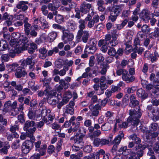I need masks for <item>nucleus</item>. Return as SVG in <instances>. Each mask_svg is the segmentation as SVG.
<instances>
[{"label":"nucleus","instance_id":"nucleus-51","mask_svg":"<svg viewBox=\"0 0 159 159\" xmlns=\"http://www.w3.org/2000/svg\"><path fill=\"white\" fill-rule=\"evenodd\" d=\"M68 70V67L66 66H64L63 69L59 71V75L61 76L64 75L66 74V71Z\"/></svg>","mask_w":159,"mask_h":159},{"label":"nucleus","instance_id":"nucleus-54","mask_svg":"<svg viewBox=\"0 0 159 159\" xmlns=\"http://www.w3.org/2000/svg\"><path fill=\"white\" fill-rule=\"evenodd\" d=\"M87 130L86 129H84L83 127H81V128H80V129L79 130V132L81 134L80 135L78 133H77L76 134H77V136H80L81 135H84V136L87 133Z\"/></svg>","mask_w":159,"mask_h":159},{"label":"nucleus","instance_id":"nucleus-37","mask_svg":"<svg viewBox=\"0 0 159 159\" xmlns=\"http://www.w3.org/2000/svg\"><path fill=\"white\" fill-rule=\"evenodd\" d=\"M56 37L57 33L55 32H52L48 34V40L50 42H52L55 39Z\"/></svg>","mask_w":159,"mask_h":159},{"label":"nucleus","instance_id":"nucleus-61","mask_svg":"<svg viewBox=\"0 0 159 159\" xmlns=\"http://www.w3.org/2000/svg\"><path fill=\"white\" fill-rule=\"evenodd\" d=\"M92 147L90 145H87L85 146L84 148V151L85 152L89 153L91 151Z\"/></svg>","mask_w":159,"mask_h":159},{"label":"nucleus","instance_id":"nucleus-26","mask_svg":"<svg viewBox=\"0 0 159 159\" xmlns=\"http://www.w3.org/2000/svg\"><path fill=\"white\" fill-rule=\"evenodd\" d=\"M38 29V26L37 25L32 26L30 28L31 31H30L29 34L32 37H35L37 34L36 31H37Z\"/></svg>","mask_w":159,"mask_h":159},{"label":"nucleus","instance_id":"nucleus-22","mask_svg":"<svg viewBox=\"0 0 159 159\" xmlns=\"http://www.w3.org/2000/svg\"><path fill=\"white\" fill-rule=\"evenodd\" d=\"M28 4V2L21 1L17 5L16 7L19 9H21L23 11H25L28 9L27 5Z\"/></svg>","mask_w":159,"mask_h":159},{"label":"nucleus","instance_id":"nucleus-2","mask_svg":"<svg viewBox=\"0 0 159 159\" xmlns=\"http://www.w3.org/2000/svg\"><path fill=\"white\" fill-rule=\"evenodd\" d=\"M10 44L11 48L9 49V55L13 57L16 54H19L23 50H27L29 43L27 38L25 37H23L21 40L11 39L10 42Z\"/></svg>","mask_w":159,"mask_h":159},{"label":"nucleus","instance_id":"nucleus-25","mask_svg":"<svg viewBox=\"0 0 159 159\" xmlns=\"http://www.w3.org/2000/svg\"><path fill=\"white\" fill-rule=\"evenodd\" d=\"M124 137V134L123 131H120L118 135L115 138L113 141L114 143L116 144H119L120 143L122 138Z\"/></svg>","mask_w":159,"mask_h":159},{"label":"nucleus","instance_id":"nucleus-4","mask_svg":"<svg viewBox=\"0 0 159 159\" xmlns=\"http://www.w3.org/2000/svg\"><path fill=\"white\" fill-rule=\"evenodd\" d=\"M158 125L157 123H153L150 125L149 127V130L148 131L144 128L143 129L144 133V137H145L148 142H149L151 139H154L158 135V132L157 131Z\"/></svg>","mask_w":159,"mask_h":159},{"label":"nucleus","instance_id":"nucleus-21","mask_svg":"<svg viewBox=\"0 0 159 159\" xmlns=\"http://www.w3.org/2000/svg\"><path fill=\"white\" fill-rule=\"evenodd\" d=\"M72 95L71 92L70 91H67L64 92L62 100L64 103H67L69 100L72 98Z\"/></svg>","mask_w":159,"mask_h":159},{"label":"nucleus","instance_id":"nucleus-58","mask_svg":"<svg viewBox=\"0 0 159 159\" xmlns=\"http://www.w3.org/2000/svg\"><path fill=\"white\" fill-rule=\"evenodd\" d=\"M41 10L43 14L45 16L47 15L48 13V11L47 10V7L46 5H43L42 6L41 8Z\"/></svg>","mask_w":159,"mask_h":159},{"label":"nucleus","instance_id":"nucleus-62","mask_svg":"<svg viewBox=\"0 0 159 159\" xmlns=\"http://www.w3.org/2000/svg\"><path fill=\"white\" fill-rule=\"evenodd\" d=\"M97 44V41L95 39H91L88 43L89 45L92 46H94L96 47Z\"/></svg>","mask_w":159,"mask_h":159},{"label":"nucleus","instance_id":"nucleus-10","mask_svg":"<svg viewBox=\"0 0 159 159\" xmlns=\"http://www.w3.org/2000/svg\"><path fill=\"white\" fill-rule=\"evenodd\" d=\"M35 147V150L36 151L39 152L41 156L45 155L46 152V150L47 146L45 144L42 143L41 140H39L34 142Z\"/></svg>","mask_w":159,"mask_h":159},{"label":"nucleus","instance_id":"nucleus-28","mask_svg":"<svg viewBox=\"0 0 159 159\" xmlns=\"http://www.w3.org/2000/svg\"><path fill=\"white\" fill-rule=\"evenodd\" d=\"M150 38H155L159 36V28H156L153 32H152L149 34Z\"/></svg>","mask_w":159,"mask_h":159},{"label":"nucleus","instance_id":"nucleus-64","mask_svg":"<svg viewBox=\"0 0 159 159\" xmlns=\"http://www.w3.org/2000/svg\"><path fill=\"white\" fill-rule=\"evenodd\" d=\"M40 156H41L40 153H35L31 156L30 159H39Z\"/></svg>","mask_w":159,"mask_h":159},{"label":"nucleus","instance_id":"nucleus-32","mask_svg":"<svg viewBox=\"0 0 159 159\" xmlns=\"http://www.w3.org/2000/svg\"><path fill=\"white\" fill-rule=\"evenodd\" d=\"M40 53L39 57L42 59H44L47 56V50L44 48H42L39 49Z\"/></svg>","mask_w":159,"mask_h":159},{"label":"nucleus","instance_id":"nucleus-38","mask_svg":"<svg viewBox=\"0 0 159 159\" xmlns=\"http://www.w3.org/2000/svg\"><path fill=\"white\" fill-rule=\"evenodd\" d=\"M76 120L75 117L73 116L71 117L69 122L66 121L65 122L63 126L66 127H67L70 125V124H71L72 125H74L75 124V122L74 121Z\"/></svg>","mask_w":159,"mask_h":159},{"label":"nucleus","instance_id":"nucleus-49","mask_svg":"<svg viewBox=\"0 0 159 159\" xmlns=\"http://www.w3.org/2000/svg\"><path fill=\"white\" fill-rule=\"evenodd\" d=\"M85 20H83L80 19L79 20V22L80 24L79 28L80 29V30H83L85 28Z\"/></svg>","mask_w":159,"mask_h":159},{"label":"nucleus","instance_id":"nucleus-13","mask_svg":"<svg viewBox=\"0 0 159 159\" xmlns=\"http://www.w3.org/2000/svg\"><path fill=\"white\" fill-rule=\"evenodd\" d=\"M106 35H109L111 37V39L108 41L107 44L109 47H114L118 44V42L117 40L118 35L117 34L114 32L112 33L111 35L110 34H108Z\"/></svg>","mask_w":159,"mask_h":159},{"label":"nucleus","instance_id":"nucleus-52","mask_svg":"<svg viewBox=\"0 0 159 159\" xmlns=\"http://www.w3.org/2000/svg\"><path fill=\"white\" fill-rule=\"evenodd\" d=\"M65 81L63 79L60 80L59 82L60 84H63L64 86V89H66L68 88L69 86V84L66 83Z\"/></svg>","mask_w":159,"mask_h":159},{"label":"nucleus","instance_id":"nucleus-43","mask_svg":"<svg viewBox=\"0 0 159 159\" xmlns=\"http://www.w3.org/2000/svg\"><path fill=\"white\" fill-rule=\"evenodd\" d=\"M22 145L25 146V147L30 150L33 147V143L30 141L26 140L24 142Z\"/></svg>","mask_w":159,"mask_h":159},{"label":"nucleus","instance_id":"nucleus-5","mask_svg":"<svg viewBox=\"0 0 159 159\" xmlns=\"http://www.w3.org/2000/svg\"><path fill=\"white\" fill-rule=\"evenodd\" d=\"M51 112V110L49 109H47L45 107H43L40 110L36 111L34 112H33L31 111H30L28 113V115L29 119L36 120H39V118L43 117V120L45 122H47V119H45V116L47 115V113H50Z\"/></svg>","mask_w":159,"mask_h":159},{"label":"nucleus","instance_id":"nucleus-56","mask_svg":"<svg viewBox=\"0 0 159 159\" xmlns=\"http://www.w3.org/2000/svg\"><path fill=\"white\" fill-rule=\"evenodd\" d=\"M80 123L79 122H77L76 123H75L74 126L72 128L73 130V132H74L80 129V128L81 127H80Z\"/></svg>","mask_w":159,"mask_h":159},{"label":"nucleus","instance_id":"nucleus-1","mask_svg":"<svg viewBox=\"0 0 159 159\" xmlns=\"http://www.w3.org/2000/svg\"><path fill=\"white\" fill-rule=\"evenodd\" d=\"M129 114L130 116L128 118L127 121L123 122L121 125L120 124L122 121L120 118H118L116 119V122L113 128L114 132H116L121 128H126L128 126L131 125L137 126L139 122V118L141 115L140 110H138L137 111H134L133 110H130Z\"/></svg>","mask_w":159,"mask_h":159},{"label":"nucleus","instance_id":"nucleus-20","mask_svg":"<svg viewBox=\"0 0 159 159\" xmlns=\"http://www.w3.org/2000/svg\"><path fill=\"white\" fill-rule=\"evenodd\" d=\"M91 7V4L84 3L81 6L80 11L81 12L86 14L89 10Z\"/></svg>","mask_w":159,"mask_h":159},{"label":"nucleus","instance_id":"nucleus-47","mask_svg":"<svg viewBox=\"0 0 159 159\" xmlns=\"http://www.w3.org/2000/svg\"><path fill=\"white\" fill-rule=\"evenodd\" d=\"M55 20L58 23H61L64 21L63 17L61 15H57L55 17Z\"/></svg>","mask_w":159,"mask_h":159},{"label":"nucleus","instance_id":"nucleus-31","mask_svg":"<svg viewBox=\"0 0 159 159\" xmlns=\"http://www.w3.org/2000/svg\"><path fill=\"white\" fill-rule=\"evenodd\" d=\"M7 123V120L3 119L2 116L0 114V133L2 132L4 129V128L2 125H6Z\"/></svg>","mask_w":159,"mask_h":159},{"label":"nucleus","instance_id":"nucleus-12","mask_svg":"<svg viewBox=\"0 0 159 159\" xmlns=\"http://www.w3.org/2000/svg\"><path fill=\"white\" fill-rule=\"evenodd\" d=\"M111 39V37L109 35H106L104 39H101L99 41L98 45L101 47V50L103 52H107V49L108 41Z\"/></svg>","mask_w":159,"mask_h":159},{"label":"nucleus","instance_id":"nucleus-6","mask_svg":"<svg viewBox=\"0 0 159 159\" xmlns=\"http://www.w3.org/2000/svg\"><path fill=\"white\" fill-rule=\"evenodd\" d=\"M84 137V135L77 136V134H76L70 138V140H73L75 143L72 147V150L73 152H77L82 148L84 145L83 141V138Z\"/></svg>","mask_w":159,"mask_h":159},{"label":"nucleus","instance_id":"nucleus-55","mask_svg":"<svg viewBox=\"0 0 159 159\" xmlns=\"http://www.w3.org/2000/svg\"><path fill=\"white\" fill-rule=\"evenodd\" d=\"M110 124L108 123H105L102 125L101 127V129L102 130L106 131L108 129H109L110 128Z\"/></svg>","mask_w":159,"mask_h":159},{"label":"nucleus","instance_id":"nucleus-59","mask_svg":"<svg viewBox=\"0 0 159 159\" xmlns=\"http://www.w3.org/2000/svg\"><path fill=\"white\" fill-rule=\"evenodd\" d=\"M10 111L11 115L13 116L16 115L19 113V110L18 108H12Z\"/></svg>","mask_w":159,"mask_h":159},{"label":"nucleus","instance_id":"nucleus-36","mask_svg":"<svg viewBox=\"0 0 159 159\" xmlns=\"http://www.w3.org/2000/svg\"><path fill=\"white\" fill-rule=\"evenodd\" d=\"M8 46V44L6 41L3 40H1L0 41V51H2L6 50Z\"/></svg>","mask_w":159,"mask_h":159},{"label":"nucleus","instance_id":"nucleus-16","mask_svg":"<svg viewBox=\"0 0 159 159\" xmlns=\"http://www.w3.org/2000/svg\"><path fill=\"white\" fill-rule=\"evenodd\" d=\"M74 35L73 34L66 33L65 32H63L62 39L64 43H69V42L72 41Z\"/></svg>","mask_w":159,"mask_h":159},{"label":"nucleus","instance_id":"nucleus-44","mask_svg":"<svg viewBox=\"0 0 159 159\" xmlns=\"http://www.w3.org/2000/svg\"><path fill=\"white\" fill-rule=\"evenodd\" d=\"M28 132L29 131L26 132L25 134L22 133L20 136V139L22 140H24L26 139L27 136L30 137L31 139L32 138V134L31 133L29 134Z\"/></svg>","mask_w":159,"mask_h":159},{"label":"nucleus","instance_id":"nucleus-45","mask_svg":"<svg viewBox=\"0 0 159 159\" xmlns=\"http://www.w3.org/2000/svg\"><path fill=\"white\" fill-rule=\"evenodd\" d=\"M144 49L142 47L135 46L133 49V52L135 53H138V54H141L144 51Z\"/></svg>","mask_w":159,"mask_h":159},{"label":"nucleus","instance_id":"nucleus-60","mask_svg":"<svg viewBox=\"0 0 159 159\" xmlns=\"http://www.w3.org/2000/svg\"><path fill=\"white\" fill-rule=\"evenodd\" d=\"M146 145H147L146 148H148V149L149 150V151L148 152V155H149L150 156H151L154 155V152L152 150V146H149L148 144L146 143Z\"/></svg>","mask_w":159,"mask_h":159},{"label":"nucleus","instance_id":"nucleus-42","mask_svg":"<svg viewBox=\"0 0 159 159\" xmlns=\"http://www.w3.org/2000/svg\"><path fill=\"white\" fill-rule=\"evenodd\" d=\"M34 125V122L33 121H27L24 125V129H27L29 128L31 126H33Z\"/></svg>","mask_w":159,"mask_h":159},{"label":"nucleus","instance_id":"nucleus-57","mask_svg":"<svg viewBox=\"0 0 159 159\" xmlns=\"http://www.w3.org/2000/svg\"><path fill=\"white\" fill-rule=\"evenodd\" d=\"M96 56V58L98 63L101 62L104 60V58L101 54H97Z\"/></svg>","mask_w":159,"mask_h":159},{"label":"nucleus","instance_id":"nucleus-27","mask_svg":"<svg viewBox=\"0 0 159 159\" xmlns=\"http://www.w3.org/2000/svg\"><path fill=\"white\" fill-rule=\"evenodd\" d=\"M4 108L3 110V111L5 112H8L10 111V109L12 108L11 102L10 101L6 102L4 105Z\"/></svg>","mask_w":159,"mask_h":159},{"label":"nucleus","instance_id":"nucleus-39","mask_svg":"<svg viewBox=\"0 0 159 159\" xmlns=\"http://www.w3.org/2000/svg\"><path fill=\"white\" fill-rule=\"evenodd\" d=\"M27 74L26 72L24 70H18L15 73V75L16 77L20 78L21 77L26 75Z\"/></svg>","mask_w":159,"mask_h":159},{"label":"nucleus","instance_id":"nucleus-63","mask_svg":"<svg viewBox=\"0 0 159 159\" xmlns=\"http://www.w3.org/2000/svg\"><path fill=\"white\" fill-rule=\"evenodd\" d=\"M12 36L13 38V39L18 40L20 36V34L19 33H13L12 34Z\"/></svg>","mask_w":159,"mask_h":159},{"label":"nucleus","instance_id":"nucleus-18","mask_svg":"<svg viewBox=\"0 0 159 159\" xmlns=\"http://www.w3.org/2000/svg\"><path fill=\"white\" fill-rule=\"evenodd\" d=\"M34 56H35V55L33 56L23 60L21 64V66L23 68H25L28 65L32 64H34V62L32 60L34 59Z\"/></svg>","mask_w":159,"mask_h":159},{"label":"nucleus","instance_id":"nucleus-53","mask_svg":"<svg viewBox=\"0 0 159 159\" xmlns=\"http://www.w3.org/2000/svg\"><path fill=\"white\" fill-rule=\"evenodd\" d=\"M19 142L20 141L19 140L15 141L12 144V148L14 149H16L18 148L20 146Z\"/></svg>","mask_w":159,"mask_h":159},{"label":"nucleus","instance_id":"nucleus-3","mask_svg":"<svg viewBox=\"0 0 159 159\" xmlns=\"http://www.w3.org/2000/svg\"><path fill=\"white\" fill-rule=\"evenodd\" d=\"M136 151V154L135 152L130 151L127 148V147L125 146L121 147L118 150V151L120 152H122V156L121 158L124 159H127L128 155L129 152L130 157L129 159H140V157L143 155V151L142 149L135 150Z\"/></svg>","mask_w":159,"mask_h":159},{"label":"nucleus","instance_id":"nucleus-11","mask_svg":"<svg viewBox=\"0 0 159 159\" xmlns=\"http://www.w3.org/2000/svg\"><path fill=\"white\" fill-rule=\"evenodd\" d=\"M99 17L98 15H94L93 19H92V17L89 14H88L87 16L85 18V21H88L87 26L88 28H91L93 27L95 24L99 22Z\"/></svg>","mask_w":159,"mask_h":159},{"label":"nucleus","instance_id":"nucleus-29","mask_svg":"<svg viewBox=\"0 0 159 159\" xmlns=\"http://www.w3.org/2000/svg\"><path fill=\"white\" fill-rule=\"evenodd\" d=\"M96 50V47L88 45V46H86L84 50V52H88L89 53L93 54Z\"/></svg>","mask_w":159,"mask_h":159},{"label":"nucleus","instance_id":"nucleus-40","mask_svg":"<svg viewBox=\"0 0 159 159\" xmlns=\"http://www.w3.org/2000/svg\"><path fill=\"white\" fill-rule=\"evenodd\" d=\"M37 48L36 44L33 43H30V47L28 48V52L30 54L33 53Z\"/></svg>","mask_w":159,"mask_h":159},{"label":"nucleus","instance_id":"nucleus-9","mask_svg":"<svg viewBox=\"0 0 159 159\" xmlns=\"http://www.w3.org/2000/svg\"><path fill=\"white\" fill-rule=\"evenodd\" d=\"M123 8V6L122 5L115 6L114 7V11H111L110 12V15L108 18L112 22L115 21Z\"/></svg>","mask_w":159,"mask_h":159},{"label":"nucleus","instance_id":"nucleus-8","mask_svg":"<svg viewBox=\"0 0 159 159\" xmlns=\"http://www.w3.org/2000/svg\"><path fill=\"white\" fill-rule=\"evenodd\" d=\"M129 139L130 140H132L134 141V142L136 144V146L134 147V150H137L142 149L143 150L144 149L147 147V145L145 144L142 146L140 144L141 140L140 139L137 137V135L135 134H132L129 136Z\"/></svg>","mask_w":159,"mask_h":159},{"label":"nucleus","instance_id":"nucleus-41","mask_svg":"<svg viewBox=\"0 0 159 159\" xmlns=\"http://www.w3.org/2000/svg\"><path fill=\"white\" fill-rule=\"evenodd\" d=\"M19 65L15 63L12 65H8L7 66V67L9 68L10 71H15L17 70Z\"/></svg>","mask_w":159,"mask_h":159},{"label":"nucleus","instance_id":"nucleus-48","mask_svg":"<svg viewBox=\"0 0 159 159\" xmlns=\"http://www.w3.org/2000/svg\"><path fill=\"white\" fill-rule=\"evenodd\" d=\"M3 18L7 20L12 21L13 18V16L12 15H8L7 13H5L3 15Z\"/></svg>","mask_w":159,"mask_h":159},{"label":"nucleus","instance_id":"nucleus-35","mask_svg":"<svg viewBox=\"0 0 159 159\" xmlns=\"http://www.w3.org/2000/svg\"><path fill=\"white\" fill-rule=\"evenodd\" d=\"M90 68L89 67H88L85 69V72L82 75V77L83 78H85L88 77H91L92 74L90 72Z\"/></svg>","mask_w":159,"mask_h":159},{"label":"nucleus","instance_id":"nucleus-15","mask_svg":"<svg viewBox=\"0 0 159 159\" xmlns=\"http://www.w3.org/2000/svg\"><path fill=\"white\" fill-rule=\"evenodd\" d=\"M150 12L147 9H143L139 15L140 17L146 23L150 19Z\"/></svg>","mask_w":159,"mask_h":159},{"label":"nucleus","instance_id":"nucleus-34","mask_svg":"<svg viewBox=\"0 0 159 159\" xmlns=\"http://www.w3.org/2000/svg\"><path fill=\"white\" fill-rule=\"evenodd\" d=\"M28 19L27 18H25L24 20V22L25 23L24 25V30L25 34L27 35H29L30 33V24L27 22H27Z\"/></svg>","mask_w":159,"mask_h":159},{"label":"nucleus","instance_id":"nucleus-14","mask_svg":"<svg viewBox=\"0 0 159 159\" xmlns=\"http://www.w3.org/2000/svg\"><path fill=\"white\" fill-rule=\"evenodd\" d=\"M89 108L91 111L92 116H97L98 115L99 111L101 110V106L98 104H97L94 106L91 104L89 106Z\"/></svg>","mask_w":159,"mask_h":159},{"label":"nucleus","instance_id":"nucleus-24","mask_svg":"<svg viewBox=\"0 0 159 159\" xmlns=\"http://www.w3.org/2000/svg\"><path fill=\"white\" fill-rule=\"evenodd\" d=\"M137 96L142 99H145L148 96V94L146 93L144 90L142 89H139L137 92Z\"/></svg>","mask_w":159,"mask_h":159},{"label":"nucleus","instance_id":"nucleus-33","mask_svg":"<svg viewBox=\"0 0 159 159\" xmlns=\"http://www.w3.org/2000/svg\"><path fill=\"white\" fill-rule=\"evenodd\" d=\"M74 109L70 106L66 105V107H64V112L66 113L70 114V115H72L74 113Z\"/></svg>","mask_w":159,"mask_h":159},{"label":"nucleus","instance_id":"nucleus-50","mask_svg":"<svg viewBox=\"0 0 159 159\" xmlns=\"http://www.w3.org/2000/svg\"><path fill=\"white\" fill-rule=\"evenodd\" d=\"M108 54L109 55L114 56L116 54V52L115 48H112L108 49Z\"/></svg>","mask_w":159,"mask_h":159},{"label":"nucleus","instance_id":"nucleus-23","mask_svg":"<svg viewBox=\"0 0 159 159\" xmlns=\"http://www.w3.org/2000/svg\"><path fill=\"white\" fill-rule=\"evenodd\" d=\"M68 29L70 31H73L77 28L75 22L73 20H69L67 23Z\"/></svg>","mask_w":159,"mask_h":159},{"label":"nucleus","instance_id":"nucleus-17","mask_svg":"<svg viewBox=\"0 0 159 159\" xmlns=\"http://www.w3.org/2000/svg\"><path fill=\"white\" fill-rule=\"evenodd\" d=\"M82 35V40L83 42L86 43L89 38V34L88 31L82 30H79L77 36H79V38H80L81 36Z\"/></svg>","mask_w":159,"mask_h":159},{"label":"nucleus","instance_id":"nucleus-46","mask_svg":"<svg viewBox=\"0 0 159 159\" xmlns=\"http://www.w3.org/2000/svg\"><path fill=\"white\" fill-rule=\"evenodd\" d=\"M10 147V145L8 144L7 143L5 146H4L1 149H0V152L1 153L6 154L7 152V149L9 148Z\"/></svg>","mask_w":159,"mask_h":159},{"label":"nucleus","instance_id":"nucleus-30","mask_svg":"<svg viewBox=\"0 0 159 159\" xmlns=\"http://www.w3.org/2000/svg\"><path fill=\"white\" fill-rule=\"evenodd\" d=\"M152 28H150L147 25H144L141 27V31L146 34H148L152 30Z\"/></svg>","mask_w":159,"mask_h":159},{"label":"nucleus","instance_id":"nucleus-19","mask_svg":"<svg viewBox=\"0 0 159 159\" xmlns=\"http://www.w3.org/2000/svg\"><path fill=\"white\" fill-rule=\"evenodd\" d=\"M123 77V80L125 81L127 83H129L135 80V77L134 76L130 75L128 74L127 72H125Z\"/></svg>","mask_w":159,"mask_h":159},{"label":"nucleus","instance_id":"nucleus-7","mask_svg":"<svg viewBox=\"0 0 159 159\" xmlns=\"http://www.w3.org/2000/svg\"><path fill=\"white\" fill-rule=\"evenodd\" d=\"M56 94L57 93L54 90L51 91L48 93L47 95V100L49 104L53 105L58 103L60 100V98L59 97L60 94L58 93L57 97L55 96Z\"/></svg>","mask_w":159,"mask_h":159}]
</instances>
